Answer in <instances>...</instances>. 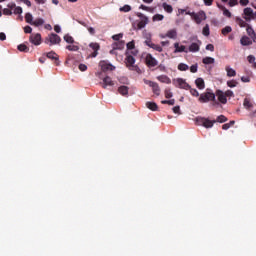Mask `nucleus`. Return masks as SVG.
Returning a JSON list of instances; mask_svg holds the SVG:
<instances>
[{"label":"nucleus","instance_id":"f257e3e1","mask_svg":"<svg viewBox=\"0 0 256 256\" xmlns=\"http://www.w3.org/2000/svg\"><path fill=\"white\" fill-rule=\"evenodd\" d=\"M209 101H213V105H219V102L215 100V93L212 92H204L199 97L200 103H209Z\"/></svg>","mask_w":256,"mask_h":256},{"label":"nucleus","instance_id":"f03ea898","mask_svg":"<svg viewBox=\"0 0 256 256\" xmlns=\"http://www.w3.org/2000/svg\"><path fill=\"white\" fill-rule=\"evenodd\" d=\"M144 43L145 45H147V47H150V49H154V51H158V53H161L163 51V47L151 41V34H146Z\"/></svg>","mask_w":256,"mask_h":256},{"label":"nucleus","instance_id":"7ed1b4c3","mask_svg":"<svg viewBox=\"0 0 256 256\" xmlns=\"http://www.w3.org/2000/svg\"><path fill=\"white\" fill-rule=\"evenodd\" d=\"M144 59L145 64L147 65V67H149V69L157 67L159 65V61H157L156 58L149 53L145 55Z\"/></svg>","mask_w":256,"mask_h":256},{"label":"nucleus","instance_id":"20e7f679","mask_svg":"<svg viewBox=\"0 0 256 256\" xmlns=\"http://www.w3.org/2000/svg\"><path fill=\"white\" fill-rule=\"evenodd\" d=\"M126 67H128L130 71H140L139 67L135 65V57L131 55L126 57Z\"/></svg>","mask_w":256,"mask_h":256},{"label":"nucleus","instance_id":"39448f33","mask_svg":"<svg viewBox=\"0 0 256 256\" xmlns=\"http://www.w3.org/2000/svg\"><path fill=\"white\" fill-rule=\"evenodd\" d=\"M192 19L197 23V25L203 23L205 19H207V14H205L203 11H200L198 13L192 14Z\"/></svg>","mask_w":256,"mask_h":256},{"label":"nucleus","instance_id":"423d86ee","mask_svg":"<svg viewBox=\"0 0 256 256\" xmlns=\"http://www.w3.org/2000/svg\"><path fill=\"white\" fill-rule=\"evenodd\" d=\"M46 43H50V45H59L61 43V37L52 33L46 38Z\"/></svg>","mask_w":256,"mask_h":256},{"label":"nucleus","instance_id":"0eeeda50","mask_svg":"<svg viewBox=\"0 0 256 256\" xmlns=\"http://www.w3.org/2000/svg\"><path fill=\"white\" fill-rule=\"evenodd\" d=\"M140 21L137 25L138 29H145V27L149 24V18L142 13H138Z\"/></svg>","mask_w":256,"mask_h":256},{"label":"nucleus","instance_id":"6e6552de","mask_svg":"<svg viewBox=\"0 0 256 256\" xmlns=\"http://www.w3.org/2000/svg\"><path fill=\"white\" fill-rule=\"evenodd\" d=\"M216 122L217 121L215 120L211 121L208 118H198V123L203 127H205L206 129H211V127H213V125H215Z\"/></svg>","mask_w":256,"mask_h":256},{"label":"nucleus","instance_id":"1a4fd4ad","mask_svg":"<svg viewBox=\"0 0 256 256\" xmlns=\"http://www.w3.org/2000/svg\"><path fill=\"white\" fill-rule=\"evenodd\" d=\"M215 97H217L219 103H222V105H227V96L225 95V92L222 90H217Z\"/></svg>","mask_w":256,"mask_h":256},{"label":"nucleus","instance_id":"9d476101","mask_svg":"<svg viewBox=\"0 0 256 256\" xmlns=\"http://www.w3.org/2000/svg\"><path fill=\"white\" fill-rule=\"evenodd\" d=\"M176 83V87H179L180 89H191V86H189V84L183 80V78H178L175 80Z\"/></svg>","mask_w":256,"mask_h":256},{"label":"nucleus","instance_id":"9b49d317","mask_svg":"<svg viewBox=\"0 0 256 256\" xmlns=\"http://www.w3.org/2000/svg\"><path fill=\"white\" fill-rule=\"evenodd\" d=\"M29 41L30 43H32V45H39L41 43V34H31L29 37Z\"/></svg>","mask_w":256,"mask_h":256},{"label":"nucleus","instance_id":"f8f14e48","mask_svg":"<svg viewBox=\"0 0 256 256\" xmlns=\"http://www.w3.org/2000/svg\"><path fill=\"white\" fill-rule=\"evenodd\" d=\"M244 19L245 21H251V19H255V14L252 8H245L244 9Z\"/></svg>","mask_w":256,"mask_h":256},{"label":"nucleus","instance_id":"ddd939ff","mask_svg":"<svg viewBox=\"0 0 256 256\" xmlns=\"http://www.w3.org/2000/svg\"><path fill=\"white\" fill-rule=\"evenodd\" d=\"M174 53H189L185 45H180L179 42L174 43Z\"/></svg>","mask_w":256,"mask_h":256},{"label":"nucleus","instance_id":"4468645a","mask_svg":"<svg viewBox=\"0 0 256 256\" xmlns=\"http://www.w3.org/2000/svg\"><path fill=\"white\" fill-rule=\"evenodd\" d=\"M113 85H115V83L113 82L111 77L106 76L105 78H103V83H102L103 89H107L108 87H113Z\"/></svg>","mask_w":256,"mask_h":256},{"label":"nucleus","instance_id":"2eb2a0df","mask_svg":"<svg viewBox=\"0 0 256 256\" xmlns=\"http://www.w3.org/2000/svg\"><path fill=\"white\" fill-rule=\"evenodd\" d=\"M99 65H100L102 71H114V69H115V66H113L105 61H101L99 63Z\"/></svg>","mask_w":256,"mask_h":256},{"label":"nucleus","instance_id":"dca6fc26","mask_svg":"<svg viewBox=\"0 0 256 256\" xmlns=\"http://www.w3.org/2000/svg\"><path fill=\"white\" fill-rule=\"evenodd\" d=\"M201 49V45L199 43L193 42L192 44L189 45L188 51L190 53H197Z\"/></svg>","mask_w":256,"mask_h":256},{"label":"nucleus","instance_id":"f3484780","mask_svg":"<svg viewBox=\"0 0 256 256\" xmlns=\"http://www.w3.org/2000/svg\"><path fill=\"white\" fill-rule=\"evenodd\" d=\"M240 43H241V45H243V47H247L249 45H253V41H251V38L247 37V36H243L240 39Z\"/></svg>","mask_w":256,"mask_h":256},{"label":"nucleus","instance_id":"a211bd4d","mask_svg":"<svg viewBox=\"0 0 256 256\" xmlns=\"http://www.w3.org/2000/svg\"><path fill=\"white\" fill-rule=\"evenodd\" d=\"M89 47H91V49H93V53L91 54V57H96L97 55H99V53L97 52L100 49L99 43H90Z\"/></svg>","mask_w":256,"mask_h":256},{"label":"nucleus","instance_id":"6ab92c4d","mask_svg":"<svg viewBox=\"0 0 256 256\" xmlns=\"http://www.w3.org/2000/svg\"><path fill=\"white\" fill-rule=\"evenodd\" d=\"M157 80L160 81V83H166V85L171 84V78L167 75H160L157 77Z\"/></svg>","mask_w":256,"mask_h":256},{"label":"nucleus","instance_id":"aec40b11","mask_svg":"<svg viewBox=\"0 0 256 256\" xmlns=\"http://www.w3.org/2000/svg\"><path fill=\"white\" fill-rule=\"evenodd\" d=\"M247 35H249V37H251L252 41L254 43H256V34H255V30H253L252 27L248 26L247 29Z\"/></svg>","mask_w":256,"mask_h":256},{"label":"nucleus","instance_id":"412c9836","mask_svg":"<svg viewBox=\"0 0 256 256\" xmlns=\"http://www.w3.org/2000/svg\"><path fill=\"white\" fill-rule=\"evenodd\" d=\"M225 71L227 73V77H235L237 75V71L231 68V66H226Z\"/></svg>","mask_w":256,"mask_h":256},{"label":"nucleus","instance_id":"4be33fe9","mask_svg":"<svg viewBox=\"0 0 256 256\" xmlns=\"http://www.w3.org/2000/svg\"><path fill=\"white\" fill-rule=\"evenodd\" d=\"M150 87H152V91H153L154 95H157V96L161 95V88L159 87V84L154 82L153 85Z\"/></svg>","mask_w":256,"mask_h":256},{"label":"nucleus","instance_id":"5701e85b","mask_svg":"<svg viewBox=\"0 0 256 256\" xmlns=\"http://www.w3.org/2000/svg\"><path fill=\"white\" fill-rule=\"evenodd\" d=\"M165 37H168V39H177V30L175 29L169 30L165 34Z\"/></svg>","mask_w":256,"mask_h":256},{"label":"nucleus","instance_id":"b1692460","mask_svg":"<svg viewBox=\"0 0 256 256\" xmlns=\"http://www.w3.org/2000/svg\"><path fill=\"white\" fill-rule=\"evenodd\" d=\"M146 107L150 109V111H157L159 109V106H157L155 102H146Z\"/></svg>","mask_w":256,"mask_h":256},{"label":"nucleus","instance_id":"393cba45","mask_svg":"<svg viewBox=\"0 0 256 256\" xmlns=\"http://www.w3.org/2000/svg\"><path fill=\"white\" fill-rule=\"evenodd\" d=\"M118 92L120 93V95L127 96V95H129V87H127V86H120L118 88Z\"/></svg>","mask_w":256,"mask_h":256},{"label":"nucleus","instance_id":"a878e982","mask_svg":"<svg viewBox=\"0 0 256 256\" xmlns=\"http://www.w3.org/2000/svg\"><path fill=\"white\" fill-rule=\"evenodd\" d=\"M202 62L204 65H213L215 63V58L207 56L203 58Z\"/></svg>","mask_w":256,"mask_h":256},{"label":"nucleus","instance_id":"bb28decb","mask_svg":"<svg viewBox=\"0 0 256 256\" xmlns=\"http://www.w3.org/2000/svg\"><path fill=\"white\" fill-rule=\"evenodd\" d=\"M195 83L198 89H203L205 87V80H203V78H197Z\"/></svg>","mask_w":256,"mask_h":256},{"label":"nucleus","instance_id":"cd10ccee","mask_svg":"<svg viewBox=\"0 0 256 256\" xmlns=\"http://www.w3.org/2000/svg\"><path fill=\"white\" fill-rule=\"evenodd\" d=\"M46 57H48V59H52L54 61H59V55H57V53L55 52H49L46 54Z\"/></svg>","mask_w":256,"mask_h":256},{"label":"nucleus","instance_id":"c85d7f7f","mask_svg":"<svg viewBox=\"0 0 256 256\" xmlns=\"http://www.w3.org/2000/svg\"><path fill=\"white\" fill-rule=\"evenodd\" d=\"M45 20H43V18H37L36 20H34V22H32V25L34 27H41V25H44Z\"/></svg>","mask_w":256,"mask_h":256},{"label":"nucleus","instance_id":"c756f323","mask_svg":"<svg viewBox=\"0 0 256 256\" xmlns=\"http://www.w3.org/2000/svg\"><path fill=\"white\" fill-rule=\"evenodd\" d=\"M25 21H26V23H29V25H33V22H34V20H33V14H31V13H26V15H25Z\"/></svg>","mask_w":256,"mask_h":256},{"label":"nucleus","instance_id":"7c9ffc66","mask_svg":"<svg viewBox=\"0 0 256 256\" xmlns=\"http://www.w3.org/2000/svg\"><path fill=\"white\" fill-rule=\"evenodd\" d=\"M162 7H163L164 11H166V13H173V6H171L167 3H163Z\"/></svg>","mask_w":256,"mask_h":256},{"label":"nucleus","instance_id":"2f4dec72","mask_svg":"<svg viewBox=\"0 0 256 256\" xmlns=\"http://www.w3.org/2000/svg\"><path fill=\"white\" fill-rule=\"evenodd\" d=\"M18 51H21L23 53H29V47L25 44L18 45Z\"/></svg>","mask_w":256,"mask_h":256},{"label":"nucleus","instance_id":"473e14b6","mask_svg":"<svg viewBox=\"0 0 256 256\" xmlns=\"http://www.w3.org/2000/svg\"><path fill=\"white\" fill-rule=\"evenodd\" d=\"M236 23L237 25H239V27H247V22H245L243 19L241 18H236Z\"/></svg>","mask_w":256,"mask_h":256},{"label":"nucleus","instance_id":"72a5a7b5","mask_svg":"<svg viewBox=\"0 0 256 256\" xmlns=\"http://www.w3.org/2000/svg\"><path fill=\"white\" fill-rule=\"evenodd\" d=\"M163 19H165V16H163V14H156L153 16L152 21H163Z\"/></svg>","mask_w":256,"mask_h":256},{"label":"nucleus","instance_id":"f704fd0d","mask_svg":"<svg viewBox=\"0 0 256 256\" xmlns=\"http://www.w3.org/2000/svg\"><path fill=\"white\" fill-rule=\"evenodd\" d=\"M233 31V29L231 28V26H226L222 29V35H229V33H231Z\"/></svg>","mask_w":256,"mask_h":256},{"label":"nucleus","instance_id":"c9c22d12","mask_svg":"<svg viewBox=\"0 0 256 256\" xmlns=\"http://www.w3.org/2000/svg\"><path fill=\"white\" fill-rule=\"evenodd\" d=\"M243 105L246 109H251V107H253V104H251V101L249 100V98L244 99Z\"/></svg>","mask_w":256,"mask_h":256},{"label":"nucleus","instance_id":"e433bc0d","mask_svg":"<svg viewBox=\"0 0 256 256\" xmlns=\"http://www.w3.org/2000/svg\"><path fill=\"white\" fill-rule=\"evenodd\" d=\"M178 70L179 71H187V70H189V66L187 64H185V63H180L178 65Z\"/></svg>","mask_w":256,"mask_h":256},{"label":"nucleus","instance_id":"4c0bfd02","mask_svg":"<svg viewBox=\"0 0 256 256\" xmlns=\"http://www.w3.org/2000/svg\"><path fill=\"white\" fill-rule=\"evenodd\" d=\"M64 41H66V43H70V44H73V43H75V40L71 37V35H69V34H66L65 36H64Z\"/></svg>","mask_w":256,"mask_h":256},{"label":"nucleus","instance_id":"58836bf2","mask_svg":"<svg viewBox=\"0 0 256 256\" xmlns=\"http://www.w3.org/2000/svg\"><path fill=\"white\" fill-rule=\"evenodd\" d=\"M123 47H125L124 42H117L113 44V49H123Z\"/></svg>","mask_w":256,"mask_h":256},{"label":"nucleus","instance_id":"ea45409f","mask_svg":"<svg viewBox=\"0 0 256 256\" xmlns=\"http://www.w3.org/2000/svg\"><path fill=\"white\" fill-rule=\"evenodd\" d=\"M21 13H23V8H21V6H16L13 10V14L14 15H21Z\"/></svg>","mask_w":256,"mask_h":256},{"label":"nucleus","instance_id":"a19ab883","mask_svg":"<svg viewBox=\"0 0 256 256\" xmlns=\"http://www.w3.org/2000/svg\"><path fill=\"white\" fill-rule=\"evenodd\" d=\"M119 11L122 13H129V11H131V7L129 5H124L123 7H120Z\"/></svg>","mask_w":256,"mask_h":256},{"label":"nucleus","instance_id":"79ce46f5","mask_svg":"<svg viewBox=\"0 0 256 256\" xmlns=\"http://www.w3.org/2000/svg\"><path fill=\"white\" fill-rule=\"evenodd\" d=\"M202 35H204L205 37H209L210 35V31H209V25H206L203 30H202Z\"/></svg>","mask_w":256,"mask_h":256},{"label":"nucleus","instance_id":"37998d69","mask_svg":"<svg viewBox=\"0 0 256 256\" xmlns=\"http://www.w3.org/2000/svg\"><path fill=\"white\" fill-rule=\"evenodd\" d=\"M66 49H68V51H79V46L68 45V46H66Z\"/></svg>","mask_w":256,"mask_h":256},{"label":"nucleus","instance_id":"c03bdc74","mask_svg":"<svg viewBox=\"0 0 256 256\" xmlns=\"http://www.w3.org/2000/svg\"><path fill=\"white\" fill-rule=\"evenodd\" d=\"M164 93H165L166 99H171V97H173V92H171L170 89H166V90L164 91Z\"/></svg>","mask_w":256,"mask_h":256},{"label":"nucleus","instance_id":"a18cd8bd","mask_svg":"<svg viewBox=\"0 0 256 256\" xmlns=\"http://www.w3.org/2000/svg\"><path fill=\"white\" fill-rule=\"evenodd\" d=\"M218 123H225V121H227V117H225L224 115H220L217 117L216 120Z\"/></svg>","mask_w":256,"mask_h":256},{"label":"nucleus","instance_id":"49530a36","mask_svg":"<svg viewBox=\"0 0 256 256\" xmlns=\"http://www.w3.org/2000/svg\"><path fill=\"white\" fill-rule=\"evenodd\" d=\"M227 85H228V87L233 88L236 85H238V83L235 80H229V81H227Z\"/></svg>","mask_w":256,"mask_h":256},{"label":"nucleus","instance_id":"de8ad7c7","mask_svg":"<svg viewBox=\"0 0 256 256\" xmlns=\"http://www.w3.org/2000/svg\"><path fill=\"white\" fill-rule=\"evenodd\" d=\"M222 11H223V15H224L225 17H228V18L230 19V17H231V12H230L227 8H223Z\"/></svg>","mask_w":256,"mask_h":256},{"label":"nucleus","instance_id":"09e8293b","mask_svg":"<svg viewBox=\"0 0 256 256\" xmlns=\"http://www.w3.org/2000/svg\"><path fill=\"white\" fill-rule=\"evenodd\" d=\"M190 93L193 97H199V91L197 89L190 88Z\"/></svg>","mask_w":256,"mask_h":256},{"label":"nucleus","instance_id":"8fccbe9b","mask_svg":"<svg viewBox=\"0 0 256 256\" xmlns=\"http://www.w3.org/2000/svg\"><path fill=\"white\" fill-rule=\"evenodd\" d=\"M162 104L165 105H175V99H172V100H164L162 101Z\"/></svg>","mask_w":256,"mask_h":256},{"label":"nucleus","instance_id":"3c124183","mask_svg":"<svg viewBox=\"0 0 256 256\" xmlns=\"http://www.w3.org/2000/svg\"><path fill=\"white\" fill-rule=\"evenodd\" d=\"M173 113H176V115H181V108L179 106L173 107Z\"/></svg>","mask_w":256,"mask_h":256},{"label":"nucleus","instance_id":"603ef678","mask_svg":"<svg viewBox=\"0 0 256 256\" xmlns=\"http://www.w3.org/2000/svg\"><path fill=\"white\" fill-rule=\"evenodd\" d=\"M251 81V78L249 76H242L241 77V82L242 83H249Z\"/></svg>","mask_w":256,"mask_h":256},{"label":"nucleus","instance_id":"864d4df0","mask_svg":"<svg viewBox=\"0 0 256 256\" xmlns=\"http://www.w3.org/2000/svg\"><path fill=\"white\" fill-rule=\"evenodd\" d=\"M122 38H123V34H116V35L112 36V39L114 41H119Z\"/></svg>","mask_w":256,"mask_h":256},{"label":"nucleus","instance_id":"5fc2aeb1","mask_svg":"<svg viewBox=\"0 0 256 256\" xmlns=\"http://www.w3.org/2000/svg\"><path fill=\"white\" fill-rule=\"evenodd\" d=\"M3 15H13V11H11L9 8H5L3 10Z\"/></svg>","mask_w":256,"mask_h":256},{"label":"nucleus","instance_id":"6e6d98bb","mask_svg":"<svg viewBox=\"0 0 256 256\" xmlns=\"http://www.w3.org/2000/svg\"><path fill=\"white\" fill-rule=\"evenodd\" d=\"M224 95H226V98L227 97H234V93L232 90H227L226 92H224Z\"/></svg>","mask_w":256,"mask_h":256},{"label":"nucleus","instance_id":"4d7b16f0","mask_svg":"<svg viewBox=\"0 0 256 256\" xmlns=\"http://www.w3.org/2000/svg\"><path fill=\"white\" fill-rule=\"evenodd\" d=\"M197 69H198V66L197 64H194L190 67V71L191 73H197Z\"/></svg>","mask_w":256,"mask_h":256},{"label":"nucleus","instance_id":"13d9d810","mask_svg":"<svg viewBox=\"0 0 256 256\" xmlns=\"http://www.w3.org/2000/svg\"><path fill=\"white\" fill-rule=\"evenodd\" d=\"M248 62H249V63H253V65H255V63H256V62H255V56L249 55V56H248Z\"/></svg>","mask_w":256,"mask_h":256},{"label":"nucleus","instance_id":"bf43d9fd","mask_svg":"<svg viewBox=\"0 0 256 256\" xmlns=\"http://www.w3.org/2000/svg\"><path fill=\"white\" fill-rule=\"evenodd\" d=\"M127 49H135V42L131 41L127 43Z\"/></svg>","mask_w":256,"mask_h":256},{"label":"nucleus","instance_id":"052dcab7","mask_svg":"<svg viewBox=\"0 0 256 256\" xmlns=\"http://www.w3.org/2000/svg\"><path fill=\"white\" fill-rule=\"evenodd\" d=\"M32 32H33V28H31V26L24 27V33H32Z\"/></svg>","mask_w":256,"mask_h":256},{"label":"nucleus","instance_id":"680f3d73","mask_svg":"<svg viewBox=\"0 0 256 256\" xmlns=\"http://www.w3.org/2000/svg\"><path fill=\"white\" fill-rule=\"evenodd\" d=\"M206 50L207 51H215V46H213V44H208L207 46H206Z\"/></svg>","mask_w":256,"mask_h":256},{"label":"nucleus","instance_id":"e2e57ef3","mask_svg":"<svg viewBox=\"0 0 256 256\" xmlns=\"http://www.w3.org/2000/svg\"><path fill=\"white\" fill-rule=\"evenodd\" d=\"M228 4L230 7H235V5H237V0H229Z\"/></svg>","mask_w":256,"mask_h":256},{"label":"nucleus","instance_id":"0e129e2a","mask_svg":"<svg viewBox=\"0 0 256 256\" xmlns=\"http://www.w3.org/2000/svg\"><path fill=\"white\" fill-rule=\"evenodd\" d=\"M240 5H242L243 7L249 5V0H240Z\"/></svg>","mask_w":256,"mask_h":256},{"label":"nucleus","instance_id":"69168bd1","mask_svg":"<svg viewBox=\"0 0 256 256\" xmlns=\"http://www.w3.org/2000/svg\"><path fill=\"white\" fill-rule=\"evenodd\" d=\"M204 1V4L207 6V7H210V5H213V0H203Z\"/></svg>","mask_w":256,"mask_h":256},{"label":"nucleus","instance_id":"338daca9","mask_svg":"<svg viewBox=\"0 0 256 256\" xmlns=\"http://www.w3.org/2000/svg\"><path fill=\"white\" fill-rule=\"evenodd\" d=\"M79 69H80L81 71H87V65H85V64H80V65H79Z\"/></svg>","mask_w":256,"mask_h":256},{"label":"nucleus","instance_id":"774afa93","mask_svg":"<svg viewBox=\"0 0 256 256\" xmlns=\"http://www.w3.org/2000/svg\"><path fill=\"white\" fill-rule=\"evenodd\" d=\"M88 32L90 33V35H95V28L88 27Z\"/></svg>","mask_w":256,"mask_h":256}]
</instances>
